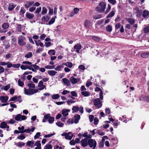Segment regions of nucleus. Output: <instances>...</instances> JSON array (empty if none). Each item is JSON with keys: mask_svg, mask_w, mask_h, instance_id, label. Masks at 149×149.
Instances as JSON below:
<instances>
[{"mask_svg": "<svg viewBox=\"0 0 149 149\" xmlns=\"http://www.w3.org/2000/svg\"><path fill=\"white\" fill-rule=\"evenodd\" d=\"M106 4L103 2L100 3L98 6L96 7V10L100 13H104L106 7Z\"/></svg>", "mask_w": 149, "mask_h": 149, "instance_id": "obj_1", "label": "nucleus"}, {"mask_svg": "<svg viewBox=\"0 0 149 149\" xmlns=\"http://www.w3.org/2000/svg\"><path fill=\"white\" fill-rule=\"evenodd\" d=\"M26 38L24 36H21L18 38V43L19 45L22 46H23L26 45Z\"/></svg>", "mask_w": 149, "mask_h": 149, "instance_id": "obj_2", "label": "nucleus"}, {"mask_svg": "<svg viewBox=\"0 0 149 149\" xmlns=\"http://www.w3.org/2000/svg\"><path fill=\"white\" fill-rule=\"evenodd\" d=\"M38 87H39L38 89H34V93H38L39 91L43 90L44 88L46 89V86L45 85H43V82L42 81H40L38 83Z\"/></svg>", "mask_w": 149, "mask_h": 149, "instance_id": "obj_3", "label": "nucleus"}, {"mask_svg": "<svg viewBox=\"0 0 149 149\" xmlns=\"http://www.w3.org/2000/svg\"><path fill=\"white\" fill-rule=\"evenodd\" d=\"M34 89H26V88H24V93L26 95H32L36 93H34Z\"/></svg>", "mask_w": 149, "mask_h": 149, "instance_id": "obj_4", "label": "nucleus"}, {"mask_svg": "<svg viewBox=\"0 0 149 149\" xmlns=\"http://www.w3.org/2000/svg\"><path fill=\"white\" fill-rule=\"evenodd\" d=\"M9 27V25L8 23H4L1 26V27L3 29L0 31V33H5L7 31V29Z\"/></svg>", "mask_w": 149, "mask_h": 149, "instance_id": "obj_5", "label": "nucleus"}, {"mask_svg": "<svg viewBox=\"0 0 149 149\" xmlns=\"http://www.w3.org/2000/svg\"><path fill=\"white\" fill-rule=\"evenodd\" d=\"M26 119V116L24 115H22L20 114L17 115L15 117V120L18 121L25 120Z\"/></svg>", "mask_w": 149, "mask_h": 149, "instance_id": "obj_6", "label": "nucleus"}, {"mask_svg": "<svg viewBox=\"0 0 149 149\" xmlns=\"http://www.w3.org/2000/svg\"><path fill=\"white\" fill-rule=\"evenodd\" d=\"M88 144L91 147H93L94 149L96 146L97 143L96 141L92 139H89L88 140Z\"/></svg>", "mask_w": 149, "mask_h": 149, "instance_id": "obj_7", "label": "nucleus"}, {"mask_svg": "<svg viewBox=\"0 0 149 149\" xmlns=\"http://www.w3.org/2000/svg\"><path fill=\"white\" fill-rule=\"evenodd\" d=\"M69 80L72 84H75L79 82L80 79L79 78H75L73 76H72L69 78Z\"/></svg>", "mask_w": 149, "mask_h": 149, "instance_id": "obj_8", "label": "nucleus"}, {"mask_svg": "<svg viewBox=\"0 0 149 149\" xmlns=\"http://www.w3.org/2000/svg\"><path fill=\"white\" fill-rule=\"evenodd\" d=\"M35 130V128L33 127H31V128H28L27 129H25L23 131H21L20 133H23L26 132L27 133H30L31 132H33Z\"/></svg>", "mask_w": 149, "mask_h": 149, "instance_id": "obj_9", "label": "nucleus"}, {"mask_svg": "<svg viewBox=\"0 0 149 149\" xmlns=\"http://www.w3.org/2000/svg\"><path fill=\"white\" fill-rule=\"evenodd\" d=\"M94 104L95 106L98 108L100 107L102 105L101 102L99 98L96 99L94 100Z\"/></svg>", "mask_w": 149, "mask_h": 149, "instance_id": "obj_10", "label": "nucleus"}, {"mask_svg": "<svg viewBox=\"0 0 149 149\" xmlns=\"http://www.w3.org/2000/svg\"><path fill=\"white\" fill-rule=\"evenodd\" d=\"M82 48V47L79 43L76 44L74 47V48L78 53H79V50Z\"/></svg>", "mask_w": 149, "mask_h": 149, "instance_id": "obj_11", "label": "nucleus"}, {"mask_svg": "<svg viewBox=\"0 0 149 149\" xmlns=\"http://www.w3.org/2000/svg\"><path fill=\"white\" fill-rule=\"evenodd\" d=\"M0 65L2 66L7 65V67L8 68H10L12 66V63L10 62H4L0 61Z\"/></svg>", "mask_w": 149, "mask_h": 149, "instance_id": "obj_12", "label": "nucleus"}, {"mask_svg": "<svg viewBox=\"0 0 149 149\" xmlns=\"http://www.w3.org/2000/svg\"><path fill=\"white\" fill-rule=\"evenodd\" d=\"M92 25L91 22L88 20H85L84 22V26L85 27L90 29V26Z\"/></svg>", "mask_w": 149, "mask_h": 149, "instance_id": "obj_13", "label": "nucleus"}, {"mask_svg": "<svg viewBox=\"0 0 149 149\" xmlns=\"http://www.w3.org/2000/svg\"><path fill=\"white\" fill-rule=\"evenodd\" d=\"M50 18V17L48 15H46L42 17L41 20L43 22V24H45V22H48Z\"/></svg>", "mask_w": 149, "mask_h": 149, "instance_id": "obj_14", "label": "nucleus"}, {"mask_svg": "<svg viewBox=\"0 0 149 149\" xmlns=\"http://www.w3.org/2000/svg\"><path fill=\"white\" fill-rule=\"evenodd\" d=\"M34 3V2L33 1H26L24 3V6L26 8H28L32 5Z\"/></svg>", "mask_w": 149, "mask_h": 149, "instance_id": "obj_15", "label": "nucleus"}, {"mask_svg": "<svg viewBox=\"0 0 149 149\" xmlns=\"http://www.w3.org/2000/svg\"><path fill=\"white\" fill-rule=\"evenodd\" d=\"M116 12L115 9L114 8H113L109 14L107 16V18H111L113 17L115 14Z\"/></svg>", "mask_w": 149, "mask_h": 149, "instance_id": "obj_16", "label": "nucleus"}, {"mask_svg": "<svg viewBox=\"0 0 149 149\" xmlns=\"http://www.w3.org/2000/svg\"><path fill=\"white\" fill-rule=\"evenodd\" d=\"M70 111V110L68 109H63L61 111V113L63 116L65 117L68 115V112Z\"/></svg>", "mask_w": 149, "mask_h": 149, "instance_id": "obj_17", "label": "nucleus"}, {"mask_svg": "<svg viewBox=\"0 0 149 149\" xmlns=\"http://www.w3.org/2000/svg\"><path fill=\"white\" fill-rule=\"evenodd\" d=\"M134 13H137V16L139 17L141 16V11L139 10L138 8L136 7L134 8Z\"/></svg>", "mask_w": 149, "mask_h": 149, "instance_id": "obj_18", "label": "nucleus"}, {"mask_svg": "<svg viewBox=\"0 0 149 149\" xmlns=\"http://www.w3.org/2000/svg\"><path fill=\"white\" fill-rule=\"evenodd\" d=\"M81 144L82 146L85 147L88 145V141L86 139H84L82 140L81 142Z\"/></svg>", "mask_w": 149, "mask_h": 149, "instance_id": "obj_19", "label": "nucleus"}, {"mask_svg": "<svg viewBox=\"0 0 149 149\" xmlns=\"http://www.w3.org/2000/svg\"><path fill=\"white\" fill-rule=\"evenodd\" d=\"M73 136V134L71 132H69L67 133L65 138L67 139L70 140L72 139Z\"/></svg>", "mask_w": 149, "mask_h": 149, "instance_id": "obj_20", "label": "nucleus"}, {"mask_svg": "<svg viewBox=\"0 0 149 149\" xmlns=\"http://www.w3.org/2000/svg\"><path fill=\"white\" fill-rule=\"evenodd\" d=\"M8 97L7 96H1L0 97V100L2 103L6 102L8 99Z\"/></svg>", "mask_w": 149, "mask_h": 149, "instance_id": "obj_21", "label": "nucleus"}, {"mask_svg": "<svg viewBox=\"0 0 149 149\" xmlns=\"http://www.w3.org/2000/svg\"><path fill=\"white\" fill-rule=\"evenodd\" d=\"M26 17L29 19H31L34 16V15L29 12H26L25 14Z\"/></svg>", "mask_w": 149, "mask_h": 149, "instance_id": "obj_22", "label": "nucleus"}, {"mask_svg": "<svg viewBox=\"0 0 149 149\" xmlns=\"http://www.w3.org/2000/svg\"><path fill=\"white\" fill-rule=\"evenodd\" d=\"M35 146H36L35 149H41V143H40V141H37L35 144Z\"/></svg>", "mask_w": 149, "mask_h": 149, "instance_id": "obj_23", "label": "nucleus"}, {"mask_svg": "<svg viewBox=\"0 0 149 149\" xmlns=\"http://www.w3.org/2000/svg\"><path fill=\"white\" fill-rule=\"evenodd\" d=\"M34 41L37 46H40L41 47H43V44L40 41V40H34Z\"/></svg>", "mask_w": 149, "mask_h": 149, "instance_id": "obj_24", "label": "nucleus"}, {"mask_svg": "<svg viewBox=\"0 0 149 149\" xmlns=\"http://www.w3.org/2000/svg\"><path fill=\"white\" fill-rule=\"evenodd\" d=\"M143 16L145 18H148L149 17V12L146 10H144L143 13Z\"/></svg>", "mask_w": 149, "mask_h": 149, "instance_id": "obj_25", "label": "nucleus"}, {"mask_svg": "<svg viewBox=\"0 0 149 149\" xmlns=\"http://www.w3.org/2000/svg\"><path fill=\"white\" fill-rule=\"evenodd\" d=\"M62 64L63 65H65L66 66L68 67L69 68H71L73 66L72 63L69 62H67L65 63H62Z\"/></svg>", "mask_w": 149, "mask_h": 149, "instance_id": "obj_26", "label": "nucleus"}, {"mask_svg": "<svg viewBox=\"0 0 149 149\" xmlns=\"http://www.w3.org/2000/svg\"><path fill=\"white\" fill-rule=\"evenodd\" d=\"M64 66L62 63L61 64L58 65V66L55 68L54 69L56 71H61L62 70Z\"/></svg>", "mask_w": 149, "mask_h": 149, "instance_id": "obj_27", "label": "nucleus"}, {"mask_svg": "<svg viewBox=\"0 0 149 149\" xmlns=\"http://www.w3.org/2000/svg\"><path fill=\"white\" fill-rule=\"evenodd\" d=\"M34 145V141H29L26 143L27 146H29L30 148L33 147Z\"/></svg>", "mask_w": 149, "mask_h": 149, "instance_id": "obj_28", "label": "nucleus"}, {"mask_svg": "<svg viewBox=\"0 0 149 149\" xmlns=\"http://www.w3.org/2000/svg\"><path fill=\"white\" fill-rule=\"evenodd\" d=\"M49 74L50 76H54L57 74V72L54 70H49L47 71Z\"/></svg>", "mask_w": 149, "mask_h": 149, "instance_id": "obj_29", "label": "nucleus"}, {"mask_svg": "<svg viewBox=\"0 0 149 149\" xmlns=\"http://www.w3.org/2000/svg\"><path fill=\"white\" fill-rule=\"evenodd\" d=\"M80 116L79 115L77 114L74 116V123L76 124L77 123L79 120L80 119Z\"/></svg>", "mask_w": 149, "mask_h": 149, "instance_id": "obj_30", "label": "nucleus"}, {"mask_svg": "<svg viewBox=\"0 0 149 149\" xmlns=\"http://www.w3.org/2000/svg\"><path fill=\"white\" fill-rule=\"evenodd\" d=\"M62 81L65 84L67 85L68 86H69L70 85V81L68 79L65 78H64L62 79Z\"/></svg>", "mask_w": 149, "mask_h": 149, "instance_id": "obj_31", "label": "nucleus"}, {"mask_svg": "<svg viewBox=\"0 0 149 149\" xmlns=\"http://www.w3.org/2000/svg\"><path fill=\"white\" fill-rule=\"evenodd\" d=\"M104 20L103 19H102L97 21L95 24V26L96 28H98V26L102 24L104 22Z\"/></svg>", "mask_w": 149, "mask_h": 149, "instance_id": "obj_32", "label": "nucleus"}, {"mask_svg": "<svg viewBox=\"0 0 149 149\" xmlns=\"http://www.w3.org/2000/svg\"><path fill=\"white\" fill-rule=\"evenodd\" d=\"M10 87V84H9L6 86H2L1 87V89H3L5 91H7Z\"/></svg>", "mask_w": 149, "mask_h": 149, "instance_id": "obj_33", "label": "nucleus"}, {"mask_svg": "<svg viewBox=\"0 0 149 149\" xmlns=\"http://www.w3.org/2000/svg\"><path fill=\"white\" fill-rule=\"evenodd\" d=\"M106 30L107 32H111L112 30V27L111 25H108L106 27Z\"/></svg>", "mask_w": 149, "mask_h": 149, "instance_id": "obj_34", "label": "nucleus"}, {"mask_svg": "<svg viewBox=\"0 0 149 149\" xmlns=\"http://www.w3.org/2000/svg\"><path fill=\"white\" fill-rule=\"evenodd\" d=\"M81 94L85 97L88 96L90 95V93L86 91H82L81 92Z\"/></svg>", "mask_w": 149, "mask_h": 149, "instance_id": "obj_35", "label": "nucleus"}, {"mask_svg": "<svg viewBox=\"0 0 149 149\" xmlns=\"http://www.w3.org/2000/svg\"><path fill=\"white\" fill-rule=\"evenodd\" d=\"M3 44L5 46V48L6 49L10 47L9 43L6 40L3 42Z\"/></svg>", "mask_w": 149, "mask_h": 149, "instance_id": "obj_36", "label": "nucleus"}, {"mask_svg": "<svg viewBox=\"0 0 149 149\" xmlns=\"http://www.w3.org/2000/svg\"><path fill=\"white\" fill-rule=\"evenodd\" d=\"M79 108L77 106H73L72 110L73 111L72 112L74 113V112L77 113L79 110Z\"/></svg>", "mask_w": 149, "mask_h": 149, "instance_id": "obj_37", "label": "nucleus"}, {"mask_svg": "<svg viewBox=\"0 0 149 149\" xmlns=\"http://www.w3.org/2000/svg\"><path fill=\"white\" fill-rule=\"evenodd\" d=\"M32 56V54L31 52H29L27 53L25 55V57L27 58H31Z\"/></svg>", "mask_w": 149, "mask_h": 149, "instance_id": "obj_38", "label": "nucleus"}, {"mask_svg": "<svg viewBox=\"0 0 149 149\" xmlns=\"http://www.w3.org/2000/svg\"><path fill=\"white\" fill-rule=\"evenodd\" d=\"M92 38L93 40L96 42H99L101 40V39L100 38L95 36H92Z\"/></svg>", "mask_w": 149, "mask_h": 149, "instance_id": "obj_39", "label": "nucleus"}, {"mask_svg": "<svg viewBox=\"0 0 149 149\" xmlns=\"http://www.w3.org/2000/svg\"><path fill=\"white\" fill-rule=\"evenodd\" d=\"M27 86L29 87V88L30 89L31 88H34L35 87V85L32 82H30L28 83L27 84Z\"/></svg>", "mask_w": 149, "mask_h": 149, "instance_id": "obj_40", "label": "nucleus"}, {"mask_svg": "<svg viewBox=\"0 0 149 149\" xmlns=\"http://www.w3.org/2000/svg\"><path fill=\"white\" fill-rule=\"evenodd\" d=\"M52 98L54 100H56L60 97V95L58 94H54L51 96Z\"/></svg>", "mask_w": 149, "mask_h": 149, "instance_id": "obj_41", "label": "nucleus"}, {"mask_svg": "<svg viewBox=\"0 0 149 149\" xmlns=\"http://www.w3.org/2000/svg\"><path fill=\"white\" fill-rule=\"evenodd\" d=\"M15 6L16 5H14L13 3H10L8 6V9L9 10H11L14 9Z\"/></svg>", "mask_w": 149, "mask_h": 149, "instance_id": "obj_42", "label": "nucleus"}, {"mask_svg": "<svg viewBox=\"0 0 149 149\" xmlns=\"http://www.w3.org/2000/svg\"><path fill=\"white\" fill-rule=\"evenodd\" d=\"M7 126V123L4 122H2L1 124L0 127L2 129H4L6 128Z\"/></svg>", "mask_w": 149, "mask_h": 149, "instance_id": "obj_43", "label": "nucleus"}, {"mask_svg": "<svg viewBox=\"0 0 149 149\" xmlns=\"http://www.w3.org/2000/svg\"><path fill=\"white\" fill-rule=\"evenodd\" d=\"M111 9V6L110 4H108L107 5V7L105 11L104 12L105 14H107L110 11Z\"/></svg>", "mask_w": 149, "mask_h": 149, "instance_id": "obj_44", "label": "nucleus"}, {"mask_svg": "<svg viewBox=\"0 0 149 149\" xmlns=\"http://www.w3.org/2000/svg\"><path fill=\"white\" fill-rule=\"evenodd\" d=\"M55 21V18L52 17L49 21L48 23L46 24L47 25H50L54 23Z\"/></svg>", "mask_w": 149, "mask_h": 149, "instance_id": "obj_45", "label": "nucleus"}, {"mask_svg": "<svg viewBox=\"0 0 149 149\" xmlns=\"http://www.w3.org/2000/svg\"><path fill=\"white\" fill-rule=\"evenodd\" d=\"M52 147L51 145L48 144L45 146L44 149H52Z\"/></svg>", "mask_w": 149, "mask_h": 149, "instance_id": "obj_46", "label": "nucleus"}, {"mask_svg": "<svg viewBox=\"0 0 149 149\" xmlns=\"http://www.w3.org/2000/svg\"><path fill=\"white\" fill-rule=\"evenodd\" d=\"M48 53L50 55H54L55 54L56 52L54 50L52 49L49 50Z\"/></svg>", "mask_w": 149, "mask_h": 149, "instance_id": "obj_47", "label": "nucleus"}, {"mask_svg": "<svg viewBox=\"0 0 149 149\" xmlns=\"http://www.w3.org/2000/svg\"><path fill=\"white\" fill-rule=\"evenodd\" d=\"M18 84L19 86L21 87H22L24 85V82L21 81L20 79H19L18 81Z\"/></svg>", "mask_w": 149, "mask_h": 149, "instance_id": "obj_48", "label": "nucleus"}, {"mask_svg": "<svg viewBox=\"0 0 149 149\" xmlns=\"http://www.w3.org/2000/svg\"><path fill=\"white\" fill-rule=\"evenodd\" d=\"M47 10L45 7H42V10L41 12L42 14L44 15L46 14L47 13Z\"/></svg>", "mask_w": 149, "mask_h": 149, "instance_id": "obj_49", "label": "nucleus"}, {"mask_svg": "<svg viewBox=\"0 0 149 149\" xmlns=\"http://www.w3.org/2000/svg\"><path fill=\"white\" fill-rule=\"evenodd\" d=\"M148 55H149V52L143 53L141 54V56L142 57L145 58L147 57Z\"/></svg>", "mask_w": 149, "mask_h": 149, "instance_id": "obj_50", "label": "nucleus"}, {"mask_svg": "<svg viewBox=\"0 0 149 149\" xmlns=\"http://www.w3.org/2000/svg\"><path fill=\"white\" fill-rule=\"evenodd\" d=\"M127 20L129 23L132 24H134V23L135 22L134 19L127 18Z\"/></svg>", "mask_w": 149, "mask_h": 149, "instance_id": "obj_51", "label": "nucleus"}, {"mask_svg": "<svg viewBox=\"0 0 149 149\" xmlns=\"http://www.w3.org/2000/svg\"><path fill=\"white\" fill-rule=\"evenodd\" d=\"M25 138V136L24 134H21L20 136H18L17 137L18 139L20 140H22Z\"/></svg>", "mask_w": 149, "mask_h": 149, "instance_id": "obj_52", "label": "nucleus"}, {"mask_svg": "<svg viewBox=\"0 0 149 149\" xmlns=\"http://www.w3.org/2000/svg\"><path fill=\"white\" fill-rule=\"evenodd\" d=\"M102 17V15L100 14H99L94 16L93 17L94 19H97L100 18Z\"/></svg>", "mask_w": 149, "mask_h": 149, "instance_id": "obj_53", "label": "nucleus"}, {"mask_svg": "<svg viewBox=\"0 0 149 149\" xmlns=\"http://www.w3.org/2000/svg\"><path fill=\"white\" fill-rule=\"evenodd\" d=\"M56 125L58 127H62L64 125V124L60 122H58L56 123Z\"/></svg>", "mask_w": 149, "mask_h": 149, "instance_id": "obj_54", "label": "nucleus"}, {"mask_svg": "<svg viewBox=\"0 0 149 149\" xmlns=\"http://www.w3.org/2000/svg\"><path fill=\"white\" fill-rule=\"evenodd\" d=\"M25 10L24 9V8L22 7L19 11V14L20 15H23L25 12Z\"/></svg>", "mask_w": 149, "mask_h": 149, "instance_id": "obj_55", "label": "nucleus"}, {"mask_svg": "<svg viewBox=\"0 0 149 149\" xmlns=\"http://www.w3.org/2000/svg\"><path fill=\"white\" fill-rule=\"evenodd\" d=\"M17 32H20L21 31V27L20 25L18 24L16 28Z\"/></svg>", "mask_w": 149, "mask_h": 149, "instance_id": "obj_56", "label": "nucleus"}, {"mask_svg": "<svg viewBox=\"0 0 149 149\" xmlns=\"http://www.w3.org/2000/svg\"><path fill=\"white\" fill-rule=\"evenodd\" d=\"M54 118L52 117H50L48 119V121L49 123L51 124L53 123L54 120Z\"/></svg>", "mask_w": 149, "mask_h": 149, "instance_id": "obj_57", "label": "nucleus"}, {"mask_svg": "<svg viewBox=\"0 0 149 149\" xmlns=\"http://www.w3.org/2000/svg\"><path fill=\"white\" fill-rule=\"evenodd\" d=\"M143 31L145 33L149 32V27L147 26L143 29Z\"/></svg>", "mask_w": 149, "mask_h": 149, "instance_id": "obj_58", "label": "nucleus"}, {"mask_svg": "<svg viewBox=\"0 0 149 149\" xmlns=\"http://www.w3.org/2000/svg\"><path fill=\"white\" fill-rule=\"evenodd\" d=\"M36 63L35 64L31 65V67L34 68V69H36V70H39L40 67L38 65H36Z\"/></svg>", "mask_w": 149, "mask_h": 149, "instance_id": "obj_59", "label": "nucleus"}, {"mask_svg": "<svg viewBox=\"0 0 149 149\" xmlns=\"http://www.w3.org/2000/svg\"><path fill=\"white\" fill-rule=\"evenodd\" d=\"M40 133L38 132L36 133V134L34 136V139H37L39 138V137L41 136Z\"/></svg>", "mask_w": 149, "mask_h": 149, "instance_id": "obj_60", "label": "nucleus"}, {"mask_svg": "<svg viewBox=\"0 0 149 149\" xmlns=\"http://www.w3.org/2000/svg\"><path fill=\"white\" fill-rule=\"evenodd\" d=\"M46 37V35L44 34H42L40 36L39 38L41 40H43Z\"/></svg>", "mask_w": 149, "mask_h": 149, "instance_id": "obj_61", "label": "nucleus"}, {"mask_svg": "<svg viewBox=\"0 0 149 149\" xmlns=\"http://www.w3.org/2000/svg\"><path fill=\"white\" fill-rule=\"evenodd\" d=\"M20 64L19 63H17L16 64H12L11 67L12 66L14 68H19L20 66Z\"/></svg>", "mask_w": 149, "mask_h": 149, "instance_id": "obj_62", "label": "nucleus"}, {"mask_svg": "<svg viewBox=\"0 0 149 149\" xmlns=\"http://www.w3.org/2000/svg\"><path fill=\"white\" fill-rule=\"evenodd\" d=\"M15 90L13 88H10L9 90V93L11 95H13L15 92Z\"/></svg>", "mask_w": 149, "mask_h": 149, "instance_id": "obj_63", "label": "nucleus"}, {"mask_svg": "<svg viewBox=\"0 0 149 149\" xmlns=\"http://www.w3.org/2000/svg\"><path fill=\"white\" fill-rule=\"evenodd\" d=\"M50 117V115L49 114H45L44 116V118H45V119L47 120L49 119Z\"/></svg>", "mask_w": 149, "mask_h": 149, "instance_id": "obj_64", "label": "nucleus"}]
</instances>
